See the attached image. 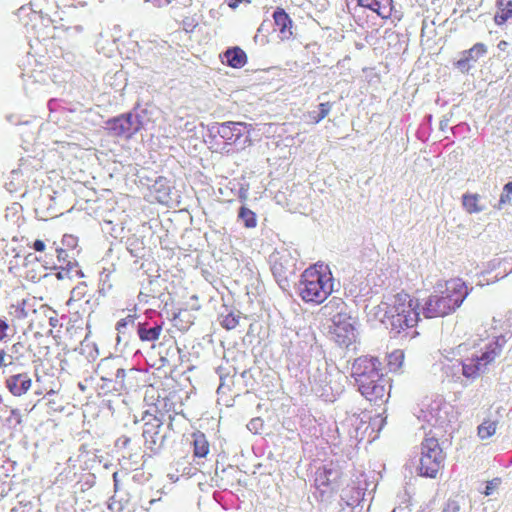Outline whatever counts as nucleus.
<instances>
[{"label":"nucleus","mask_w":512,"mask_h":512,"mask_svg":"<svg viewBox=\"0 0 512 512\" xmlns=\"http://www.w3.org/2000/svg\"><path fill=\"white\" fill-rule=\"evenodd\" d=\"M194 455L196 457H205L209 452V444L203 433H193Z\"/></svg>","instance_id":"7c9ffc66"},{"label":"nucleus","mask_w":512,"mask_h":512,"mask_svg":"<svg viewBox=\"0 0 512 512\" xmlns=\"http://www.w3.org/2000/svg\"><path fill=\"white\" fill-rule=\"evenodd\" d=\"M251 125L244 122L227 121L213 123L207 128L210 143L221 146L225 153H234L251 145Z\"/></svg>","instance_id":"f03ea898"},{"label":"nucleus","mask_w":512,"mask_h":512,"mask_svg":"<svg viewBox=\"0 0 512 512\" xmlns=\"http://www.w3.org/2000/svg\"><path fill=\"white\" fill-rule=\"evenodd\" d=\"M143 432L144 445L147 450L152 454H158L164 447L166 436L161 434L163 423L159 419L146 418L143 419Z\"/></svg>","instance_id":"f8f14e48"},{"label":"nucleus","mask_w":512,"mask_h":512,"mask_svg":"<svg viewBox=\"0 0 512 512\" xmlns=\"http://www.w3.org/2000/svg\"><path fill=\"white\" fill-rule=\"evenodd\" d=\"M493 489H494L493 482H489V483L486 485V488H485L484 494H485L486 496L491 495V494H492Z\"/></svg>","instance_id":"13d9d810"},{"label":"nucleus","mask_w":512,"mask_h":512,"mask_svg":"<svg viewBox=\"0 0 512 512\" xmlns=\"http://www.w3.org/2000/svg\"><path fill=\"white\" fill-rule=\"evenodd\" d=\"M507 340L504 335L495 337V339L485 346V350L479 354L461 359V374L468 380L474 381L482 374L488 371L497 357L500 356Z\"/></svg>","instance_id":"39448f33"},{"label":"nucleus","mask_w":512,"mask_h":512,"mask_svg":"<svg viewBox=\"0 0 512 512\" xmlns=\"http://www.w3.org/2000/svg\"><path fill=\"white\" fill-rule=\"evenodd\" d=\"M361 9H368L381 19H388L392 15L393 0H357L353 8V16L358 25L362 26V18L359 14Z\"/></svg>","instance_id":"2eb2a0df"},{"label":"nucleus","mask_w":512,"mask_h":512,"mask_svg":"<svg viewBox=\"0 0 512 512\" xmlns=\"http://www.w3.org/2000/svg\"><path fill=\"white\" fill-rule=\"evenodd\" d=\"M461 507L456 500L449 499L443 508L442 512H460Z\"/></svg>","instance_id":"49530a36"},{"label":"nucleus","mask_w":512,"mask_h":512,"mask_svg":"<svg viewBox=\"0 0 512 512\" xmlns=\"http://www.w3.org/2000/svg\"><path fill=\"white\" fill-rule=\"evenodd\" d=\"M65 104V101L62 100V99H56V98H52L48 101L47 103V106H48V109L51 111V112H54V111H62L63 110V105Z\"/></svg>","instance_id":"c03bdc74"},{"label":"nucleus","mask_w":512,"mask_h":512,"mask_svg":"<svg viewBox=\"0 0 512 512\" xmlns=\"http://www.w3.org/2000/svg\"><path fill=\"white\" fill-rule=\"evenodd\" d=\"M137 335L141 341L154 342L156 341L162 331V320H145L136 324Z\"/></svg>","instance_id":"5701e85b"},{"label":"nucleus","mask_w":512,"mask_h":512,"mask_svg":"<svg viewBox=\"0 0 512 512\" xmlns=\"http://www.w3.org/2000/svg\"><path fill=\"white\" fill-rule=\"evenodd\" d=\"M224 57L227 65L232 68H242L247 63L246 53L239 47L227 49Z\"/></svg>","instance_id":"bb28decb"},{"label":"nucleus","mask_w":512,"mask_h":512,"mask_svg":"<svg viewBox=\"0 0 512 512\" xmlns=\"http://www.w3.org/2000/svg\"><path fill=\"white\" fill-rule=\"evenodd\" d=\"M379 367L380 362L377 358L362 356L353 362L351 376L356 383H361L365 387L367 380L377 378L382 374Z\"/></svg>","instance_id":"ddd939ff"},{"label":"nucleus","mask_w":512,"mask_h":512,"mask_svg":"<svg viewBox=\"0 0 512 512\" xmlns=\"http://www.w3.org/2000/svg\"><path fill=\"white\" fill-rule=\"evenodd\" d=\"M239 319H240L239 313L238 314L229 313V314L223 316L221 325L227 330H232L238 325Z\"/></svg>","instance_id":"e433bc0d"},{"label":"nucleus","mask_w":512,"mask_h":512,"mask_svg":"<svg viewBox=\"0 0 512 512\" xmlns=\"http://www.w3.org/2000/svg\"><path fill=\"white\" fill-rule=\"evenodd\" d=\"M22 422V417L18 409H12L9 416L6 417L4 424L9 429H16Z\"/></svg>","instance_id":"c9c22d12"},{"label":"nucleus","mask_w":512,"mask_h":512,"mask_svg":"<svg viewBox=\"0 0 512 512\" xmlns=\"http://www.w3.org/2000/svg\"><path fill=\"white\" fill-rule=\"evenodd\" d=\"M512 195V182H507L504 187L503 191L500 195V199L498 202V205L496 206L497 209H502V206L509 203L511 200Z\"/></svg>","instance_id":"4c0bfd02"},{"label":"nucleus","mask_w":512,"mask_h":512,"mask_svg":"<svg viewBox=\"0 0 512 512\" xmlns=\"http://www.w3.org/2000/svg\"><path fill=\"white\" fill-rule=\"evenodd\" d=\"M121 360L117 357H108L102 359L97 365L96 374L100 377L103 382L101 385L102 389H110V385L113 383L116 374L119 372Z\"/></svg>","instance_id":"aec40b11"},{"label":"nucleus","mask_w":512,"mask_h":512,"mask_svg":"<svg viewBox=\"0 0 512 512\" xmlns=\"http://www.w3.org/2000/svg\"><path fill=\"white\" fill-rule=\"evenodd\" d=\"M356 384L361 395L370 402H384L389 394L388 380L383 374L378 375L377 378L367 380L365 387L361 383Z\"/></svg>","instance_id":"dca6fc26"},{"label":"nucleus","mask_w":512,"mask_h":512,"mask_svg":"<svg viewBox=\"0 0 512 512\" xmlns=\"http://www.w3.org/2000/svg\"><path fill=\"white\" fill-rule=\"evenodd\" d=\"M238 220L241 221L246 228H255L257 226V216L255 212L247 208L246 206H241L238 211Z\"/></svg>","instance_id":"2f4dec72"},{"label":"nucleus","mask_w":512,"mask_h":512,"mask_svg":"<svg viewBox=\"0 0 512 512\" xmlns=\"http://www.w3.org/2000/svg\"><path fill=\"white\" fill-rule=\"evenodd\" d=\"M57 259H58V263H59V266L60 265H63V266H66V263L67 261H73L74 259H70L69 257V254L67 252V250L65 249H57Z\"/></svg>","instance_id":"a18cd8bd"},{"label":"nucleus","mask_w":512,"mask_h":512,"mask_svg":"<svg viewBox=\"0 0 512 512\" xmlns=\"http://www.w3.org/2000/svg\"><path fill=\"white\" fill-rule=\"evenodd\" d=\"M480 195L477 193H464L462 195V206L469 214L480 213L485 207L480 205Z\"/></svg>","instance_id":"c756f323"},{"label":"nucleus","mask_w":512,"mask_h":512,"mask_svg":"<svg viewBox=\"0 0 512 512\" xmlns=\"http://www.w3.org/2000/svg\"><path fill=\"white\" fill-rule=\"evenodd\" d=\"M5 356H6L5 351L4 350H0V367L8 365V363L5 362Z\"/></svg>","instance_id":"bf43d9fd"},{"label":"nucleus","mask_w":512,"mask_h":512,"mask_svg":"<svg viewBox=\"0 0 512 512\" xmlns=\"http://www.w3.org/2000/svg\"><path fill=\"white\" fill-rule=\"evenodd\" d=\"M298 253L294 250L282 249L271 256V271L280 287L288 285V280L295 275Z\"/></svg>","instance_id":"9d476101"},{"label":"nucleus","mask_w":512,"mask_h":512,"mask_svg":"<svg viewBox=\"0 0 512 512\" xmlns=\"http://www.w3.org/2000/svg\"><path fill=\"white\" fill-rule=\"evenodd\" d=\"M500 264H501L500 260H498V259H494V260H492V261H490V262L488 263V268H489V270H494V269H496L497 267H499V266H500Z\"/></svg>","instance_id":"4d7b16f0"},{"label":"nucleus","mask_w":512,"mask_h":512,"mask_svg":"<svg viewBox=\"0 0 512 512\" xmlns=\"http://www.w3.org/2000/svg\"><path fill=\"white\" fill-rule=\"evenodd\" d=\"M450 118L447 116H443V118L440 120L439 128L441 131H445L449 127Z\"/></svg>","instance_id":"603ef678"},{"label":"nucleus","mask_w":512,"mask_h":512,"mask_svg":"<svg viewBox=\"0 0 512 512\" xmlns=\"http://www.w3.org/2000/svg\"><path fill=\"white\" fill-rule=\"evenodd\" d=\"M418 301L407 293H398L388 301H383L374 308V316L386 326H390L393 337L402 335L413 338L419 320Z\"/></svg>","instance_id":"f257e3e1"},{"label":"nucleus","mask_w":512,"mask_h":512,"mask_svg":"<svg viewBox=\"0 0 512 512\" xmlns=\"http://www.w3.org/2000/svg\"><path fill=\"white\" fill-rule=\"evenodd\" d=\"M32 380L28 373H17L6 377L5 387L13 396H22L31 388Z\"/></svg>","instance_id":"4be33fe9"},{"label":"nucleus","mask_w":512,"mask_h":512,"mask_svg":"<svg viewBox=\"0 0 512 512\" xmlns=\"http://www.w3.org/2000/svg\"><path fill=\"white\" fill-rule=\"evenodd\" d=\"M49 324L52 326V327H56L57 324H58V319L55 318V317H50L49 319Z\"/></svg>","instance_id":"0e129e2a"},{"label":"nucleus","mask_w":512,"mask_h":512,"mask_svg":"<svg viewBox=\"0 0 512 512\" xmlns=\"http://www.w3.org/2000/svg\"><path fill=\"white\" fill-rule=\"evenodd\" d=\"M113 479H114V483H115V488H117V486H119V483H118V480H117V472H115L113 474Z\"/></svg>","instance_id":"774afa93"},{"label":"nucleus","mask_w":512,"mask_h":512,"mask_svg":"<svg viewBox=\"0 0 512 512\" xmlns=\"http://www.w3.org/2000/svg\"><path fill=\"white\" fill-rule=\"evenodd\" d=\"M86 287V285L84 283H81L79 286H77L76 288H74L71 292L72 294V298L73 297H80L84 294V288Z\"/></svg>","instance_id":"3c124183"},{"label":"nucleus","mask_w":512,"mask_h":512,"mask_svg":"<svg viewBox=\"0 0 512 512\" xmlns=\"http://www.w3.org/2000/svg\"><path fill=\"white\" fill-rule=\"evenodd\" d=\"M147 2H151L155 7H164L169 5V0H146Z\"/></svg>","instance_id":"5fc2aeb1"},{"label":"nucleus","mask_w":512,"mask_h":512,"mask_svg":"<svg viewBox=\"0 0 512 512\" xmlns=\"http://www.w3.org/2000/svg\"><path fill=\"white\" fill-rule=\"evenodd\" d=\"M340 372L326 360L320 361L312 370L309 381L313 391L325 401H334L342 391V386L336 378H340Z\"/></svg>","instance_id":"423d86ee"},{"label":"nucleus","mask_w":512,"mask_h":512,"mask_svg":"<svg viewBox=\"0 0 512 512\" xmlns=\"http://www.w3.org/2000/svg\"><path fill=\"white\" fill-rule=\"evenodd\" d=\"M24 346L21 342H17V343H14L11 348H10V352L11 354L8 356L9 357V362H8V365L12 364V361H13V355H16V358L18 357H21L22 356V350H23Z\"/></svg>","instance_id":"79ce46f5"},{"label":"nucleus","mask_w":512,"mask_h":512,"mask_svg":"<svg viewBox=\"0 0 512 512\" xmlns=\"http://www.w3.org/2000/svg\"><path fill=\"white\" fill-rule=\"evenodd\" d=\"M510 273H512V268H511L509 271L505 272V273H504L503 275H501L500 277L496 276L493 280H491V281H487V284L495 283L496 281H498L499 279L504 278L505 276H507V275H508V274H510Z\"/></svg>","instance_id":"052dcab7"},{"label":"nucleus","mask_w":512,"mask_h":512,"mask_svg":"<svg viewBox=\"0 0 512 512\" xmlns=\"http://www.w3.org/2000/svg\"><path fill=\"white\" fill-rule=\"evenodd\" d=\"M196 26H197V22L194 18L186 17L183 19V29L186 32H192Z\"/></svg>","instance_id":"de8ad7c7"},{"label":"nucleus","mask_w":512,"mask_h":512,"mask_svg":"<svg viewBox=\"0 0 512 512\" xmlns=\"http://www.w3.org/2000/svg\"><path fill=\"white\" fill-rule=\"evenodd\" d=\"M468 295L469 290L461 279L448 281L445 291L427 298L423 315L425 318L444 317L459 308Z\"/></svg>","instance_id":"7ed1b4c3"},{"label":"nucleus","mask_w":512,"mask_h":512,"mask_svg":"<svg viewBox=\"0 0 512 512\" xmlns=\"http://www.w3.org/2000/svg\"><path fill=\"white\" fill-rule=\"evenodd\" d=\"M332 340L341 347H349L356 341V329L351 316H336V320L329 327Z\"/></svg>","instance_id":"9b49d317"},{"label":"nucleus","mask_w":512,"mask_h":512,"mask_svg":"<svg viewBox=\"0 0 512 512\" xmlns=\"http://www.w3.org/2000/svg\"><path fill=\"white\" fill-rule=\"evenodd\" d=\"M369 486H373L372 490L375 489L374 483L368 482L367 476L362 473L357 478L356 486L343 491L341 500L344 501L348 507H356L364 500Z\"/></svg>","instance_id":"f3484780"},{"label":"nucleus","mask_w":512,"mask_h":512,"mask_svg":"<svg viewBox=\"0 0 512 512\" xmlns=\"http://www.w3.org/2000/svg\"><path fill=\"white\" fill-rule=\"evenodd\" d=\"M347 306L345 302L339 297H332L322 308L321 312L324 316L329 317L333 323L336 316L348 315L346 312Z\"/></svg>","instance_id":"393cba45"},{"label":"nucleus","mask_w":512,"mask_h":512,"mask_svg":"<svg viewBox=\"0 0 512 512\" xmlns=\"http://www.w3.org/2000/svg\"><path fill=\"white\" fill-rule=\"evenodd\" d=\"M417 417L433 427L444 428L454 418L453 407L442 397H436L430 400L429 403H423Z\"/></svg>","instance_id":"1a4fd4ad"},{"label":"nucleus","mask_w":512,"mask_h":512,"mask_svg":"<svg viewBox=\"0 0 512 512\" xmlns=\"http://www.w3.org/2000/svg\"><path fill=\"white\" fill-rule=\"evenodd\" d=\"M497 421L485 420L478 426V436L481 439H488L495 434Z\"/></svg>","instance_id":"f704fd0d"},{"label":"nucleus","mask_w":512,"mask_h":512,"mask_svg":"<svg viewBox=\"0 0 512 512\" xmlns=\"http://www.w3.org/2000/svg\"><path fill=\"white\" fill-rule=\"evenodd\" d=\"M386 423V418H383L381 414H378L371 423H368L366 420L361 418L357 414H353L349 416L346 419V422L343 423V426H348L349 428V436L351 438H354L357 441H362L365 437L366 431L369 429L370 426H372V429L374 427H378V431L382 429V427Z\"/></svg>","instance_id":"4468645a"},{"label":"nucleus","mask_w":512,"mask_h":512,"mask_svg":"<svg viewBox=\"0 0 512 512\" xmlns=\"http://www.w3.org/2000/svg\"><path fill=\"white\" fill-rule=\"evenodd\" d=\"M332 104L330 102L320 103L318 110H313L308 113V119L312 123H319L324 119L330 112Z\"/></svg>","instance_id":"473e14b6"},{"label":"nucleus","mask_w":512,"mask_h":512,"mask_svg":"<svg viewBox=\"0 0 512 512\" xmlns=\"http://www.w3.org/2000/svg\"><path fill=\"white\" fill-rule=\"evenodd\" d=\"M33 248L36 250V251H43L45 249V244L42 240H36L33 244Z\"/></svg>","instance_id":"6e6d98bb"},{"label":"nucleus","mask_w":512,"mask_h":512,"mask_svg":"<svg viewBox=\"0 0 512 512\" xmlns=\"http://www.w3.org/2000/svg\"><path fill=\"white\" fill-rule=\"evenodd\" d=\"M7 329L8 324L0 319V340H3L5 338Z\"/></svg>","instance_id":"864d4df0"},{"label":"nucleus","mask_w":512,"mask_h":512,"mask_svg":"<svg viewBox=\"0 0 512 512\" xmlns=\"http://www.w3.org/2000/svg\"><path fill=\"white\" fill-rule=\"evenodd\" d=\"M147 113V108L137 104L132 111L106 120L104 129L110 136L130 139L144 127Z\"/></svg>","instance_id":"0eeeda50"},{"label":"nucleus","mask_w":512,"mask_h":512,"mask_svg":"<svg viewBox=\"0 0 512 512\" xmlns=\"http://www.w3.org/2000/svg\"><path fill=\"white\" fill-rule=\"evenodd\" d=\"M62 243L68 248H74L77 245V238L72 235H64Z\"/></svg>","instance_id":"09e8293b"},{"label":"nucleus","mask_w":512,"mask_h":512,"mask_svg":"<svg viewBox=\"0 0 512 512\" xmlns=\"http://www.w3.org/2000/svg\"><path fill=\"white\" fill-rule=\"evenodd\" d=\"M450 129L455 137H465L466 134L470 131V128L467 123H459L451 127Z\"/></svg>","instance_id":"a19ab883"},{"label":"nucleus","mask_w":512,"mask_h":512,"mask_svg":"<svg viewBox=\"0 0 512 512\" xmlns=\"http://www.w3.org/2000/svg\"><path fill=\"white\" fill-rule=\"evenodd\" d=\"M72 29L77 33H81L83 31V27L81 25H76L72 27Z\"/></svg>","instance_id":"69168bd1"},{"label":"nucleus","mask_w":512,"mask_h":512,"mask_svg":"<svg viewBox=\"0 0 512 512\" xmlns=\"http://www.w3.org/2000/svg\"><path fill=\"white\" fill-rule=\"evenodd\" d=\"M138 374L139 370L135 368L125 370L121 367L108 391H114L118 394H122L134 390L138 387Z\"/></svg>","instance_id":"6ab92c4d"},{"label":"nucleus","mask_w":512,"mask_h":512,"mask_svg":"<svg viewBox=\"0 0 512 512\" xmlns=\"http://www.w3.org/2000/svg\"><path fill=\"white\" fill-rule=\"evenodd\" d=\"M445 457L438 439L425 438L421 443L418 474L422 477L436 478L438 472L444 467Z\"/></svg>","instance_id":"6e6552de"},{"label":"nucleus","mask_w":512,"mask_h":512,"mask_svg":"<svg viewBox=\"0 0 512 512\" xmlns=\"http://www.w3.org/2000/svg\"><path fill=\"white\" fill-rule=\"evenodd\" d=\"M392 357H395V359H396V360H398V359H402V358H403V354H402L401 352H399V353H398V352H396V353H393V354L390 356V359H391ZM389 365H392V361H391V360L389 361Z\"/></svg>","instance_id":"e2e57ef3"},{"label":"nucleus","mask_w":512,"mask_h":512,"mask_svg":"<svg viewBox=\"0 0 512 512\" xmlns=\"http://www.w3.org/2000/svg\"><path fill=\"white\" fill-rule=\"evenodd\" d=\"M136 317L135 315H128L123 319H120L116 324V329L119 333H124V329L128 325H134L135 324Z\"/></svg>","instance_id":"ea45409f"},{"label":"nucleus","mask_w":512,"mask_h":512,"mask_svg":"<svg viewBox=\"0 0 512 512\" xmlns=\"http://www.w3.org/2000/svg\"><path fill=\"white\" fill-rule=\"evenodd\" d=\"M331 471H318L315 478V485L317 489H321L322 487L329 485V475L331 474Z\"/></svg>","instance_id":"58836bf2"},{"label":"nucleus","mask_w":512,"mask_h":512,"mask_svg":"<svg viewBox=\"0 0 512 512\" xmlns=\"http://www.w3.org/2000/svg\"><path fill=\"white\" fill-rule=\"evenodd\" d=\"M172 412L176 414L175 403L171 399L164 397L162 399H158L157 402L145 412L143 419L149 417L152 419H159L162 423H164L165 415L167 414L170 426L174 419V416L171 414Z\"/></svg>","instance_id":"412c9836"},{"label":"nucleus","mask_w":512,"mask_h":512,"mask_svg":"<svg viewBox=\"0 0 512 512\" xmlns=\"http://www.w3.org/2000/svg\"><path fill=\"white\" fill-rule=\"evenodd\" d=\"M487 53L484 43H476L470 49L460 52L459 58L453 63L461 73H468L474 64Z\"/></svg>","instance_id":"a211bd4d"},{"label":"nucleus","mask_w":512,"mask_h":512,"mask_svg":"<svg viewBox=\"0 0 512 512\" xmlns=\"http://www.w3.org/2000/svg\"><path fill=\"white\" fill-rule=\"evenodd\" d=\"M298 293L307 303H322L333 291V277L327 267L307 268L301 275Z\"/></svg>","instance_id":"20e7f679"},{"label":"nucleus","mask_w":512,"mask_h":512,"mask_svg":"<svg viewBox=\"0 0 512 512\" xmlns=\"http://www.w3.org/2000/svg\"><path fill=\"white\" fill-rule=\"evenodd\" d=\"M241 2V0H229L228 2V6L232 9H235L238 7L239 3Z\"/></svg>","instance_id":"680f3d73"},{"label":"nucleus","mask_w":512,"mask_h":512,"mask_svg":"<svg viewBox=\"0 0 512 512\" xmlns=\"http://www.w3.org/2000/svg\"><path fill=\"white\" fill-rule=\"evenodd\" d=\"M152 191L159 203L169 204L172 201V189L166 178L158 177L152 185Z\"/></svg>","instance_id":"a878e982"},{"label":"nucleus","mask_w":512,"mask_h":512,"mask_svg":"<svg viewBox=\"0 0 512 512\" xmlns=\"http://www.w3.org/2000/svg\"><path fill=\"white\" fill-rule=\"evenodd\" d=\"M497 12L494 21L497 25H503L512 20V0H497Z\"/></svg>","instance_id":"c85d7f7f"},{"label":"nucleus","mask_w":512,"mask_h":512,"mask_svg":"<svg viewBox=\"0 0 512 512\" xmlns=\"http://www.w3.org/2000/svg\"><path fill=\"white\" fill-rule=\"evenodd\" d=\"M247 428L255 434L260 433V430L263 428V421L260 418H253L248 422Z\"/></svg>","instance_id":"37998d69"},{"label":"nucleus","mask_w":512,"mask_h":512,"mask_svg":"<svg viewBox=\"0 0 512 512\" xmlns=\"http://www.w3.org/2000/svg\"><path fill=\"white\" fill-rule=\"evenodd\" d=\"M441 369L447 377L459 378L461 374V360H448L442 364Z\"/></svg>","instance_id":"72a5a7b5"},{"label":"nucleus","mask_w":512,"mask_h":512,"mask_svg":"<svg viewBox=\"0 0 512 512\" xmlns=\"http://www.w3.org/2000/svg\"><path fill=\"white\" fill-rule=\"evenodd\" d=\"M10 175L12 179H16V177L19 176V172L17 170H12Z\"/></svg>","instance_id":"338daca9"},{"label":"nucleus","mask_w":512,"mask_h":512,"mask_svg":"<svg viewBox=\"0 0 512 512\" xmlns=\"http://www.w3.org/2000/svg\"><path fill=\"white\" fill-rule=\"evenodd\" d=\"M275 29L278 30L281 40H289L293 36V21L283 8H276L273 12Z\"/></svg>","instance_id":"b1692460"},{"label":"nucleus","mask_w":512,"mask_h":512,"mask_svg":"<svg viewBox=\"0 0 512 512\" xmlns=\"http://www.w3.org/2000/svg\"><path fill=\"white\" fill-rule=\"evenodd\" d=\"M59 271L56 273V277L59 280L63 279H78L84 277L81 269L78 267V263L73 261H67L66 266H58Z\"/></svg>","instance_id":"cd10ccee"},{"label":"nucleus","mask_w":512,"mask_h":512,"mask_svg":"<svg viewBox=\"0 0 512 512\" xmlns=\"http://www.w3.org/2000/svg\"><path fill=\"white\" fill-rule=\"evenodd\" d=\"M79 110V105L77 104H71V103H67L65 101V104L63 105V112H70V113H75Z\"/></svg>","instance_id":"8fccbe9b"}]
</instances>
